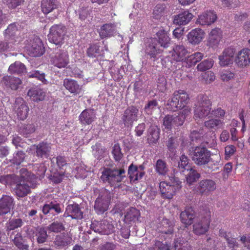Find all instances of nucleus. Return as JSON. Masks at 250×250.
<instances>
[{
	"instance_id": "nucleus-25",
	"label": "nucleus",
	"mask_w": 250,
	"mask_h": 250,
	"mask_svg": "<svg viewBox=\"0 0 250 250\" xmlns=\"http://www.w3.org/2000/svg\"><path fill=\"white\" fill-rule=\"evenodd\" d=\"M215 182L210 179L201 180L199 183L198 189L202 194L207 195L216 189Z\"/></svg>"
},
{
	"instance_id": "nucleus-3",
	"label": "nucleus",
	"mask_w": 250,
	"mask_h": 250,
	"mask_svg": "<svg viewBox=\"0 0 250 250\" xmlns=\"http://www.w3.org/2000/svg\"><path fill=\"white\" fill-rule=\"evenodd\" d=\"M194 106L195 120L204 119L210 113L212 103L207 95L200 94L197 97Z\"/></svg>"
},
{
	"instance_id": "nucleus-30",
	"label": "nucleus",
	"mask_w": 250,
	"mask_h": 250,
	"mask_svg": "<svg viewBox=\"0 0 250 250\" xmlns=\"http://www.w3.org/2000/svg\"><path fill=\"white\" fill-rule=\"evenodd\" d=\"M27 95L29 96L33 101L39 102L43 101L44 99L45 93L42 89L35 87L30 89L27 92Z\"/></svg>"
},
{
	"instance_id": "nucleus-5",
	"label": "nucleus",
	"mask_w": 250,
	"mask_h": 250,
	"mask_svg": "<svg viewBox=\"0 0 250 250\" xmlns=\"http://www.w3.org/2000/svg\"><path fill=\"white\" fill-rule=\"evenodd\" d=\"M170 182L162 181L160 183L159 188L162 198L165 199H172L177 191L182 188V182L175 177L170 178Z\"/></svg>"
},
{
	"instance_id": "nucleus-31",
	"label": "nucleus",
	"mask_w": 250,
	"mask_h": 250,
	"mask_svg": "<svg viewBox=\"0 0 250 250\" xmlns=\"http://www.w3.org/2000/svg\"><path fill=\"white\" fill-rule=\"evenodd\" d=\"M158 42L162 47L167 48L170 44V39L167 32L163 28L160 29L156 33Z\"/></svg>"
},
{
	"instance_id": "nucleus-43",
	"label": "nucleus",
	"mask_w": 250,
	"mask_h": 250,
	"mask_svg": "<svg viewBox=\"0 0 250 250\" xmlns=\"http://www.w3.org/2000/svg\"><path fill=\"white\" fill-rule=\"evenodd\" d=\"M34 233L37 237V240L38 243L41 244L46 241L48 235L46 230L44 228L40 227L37 228L34 231Z\"/></svg>"
},
{
	"instance_id": "nucleus-48",
	"label": "nucleus",
	"mask_w": 250,
	"mask_h": 250,
	"mask_svg": "<svg viewBox=\"0 0 250 250\" xmlns=\"http://www.w3.org/2000/svg\"><path fill=\"white\" fill-rule=\"evenodd\" d=\"M34 169L36 171V174H35L36 178H41L44 177L47 170V167L44 164H36L34 166Z\"/></svg>"
},
{
	"instance_id": "nucleus-4",
	"label": "nucleus",
	"mask_w": 250,
	"mask_h": 250,
	"mask_svg": "<svg viewBox=\"0 0 250 250\" xmlns=\"http://www.w3.org/2000/svg\"><path fill=\"white\" fill-rule=\"evenodd\" d=\"M189 100V95L185 90L179 89L172 94L171 98L167 101V105L169 109L176 111L184 108Z\"/></svg>"
},
{
	"instance_id": "nucleus-50",
	"label": "nucleus",
	"mask_w": 250,
	"mask_h": 250,
	"mask_svg": "<svg viewBox=\"0 0 250 250\" xmlns=\"http://www.w3.org/2000/svg\"><path fill=\"white\" fill-rule=\"evenodd\" d=\"M213 64V61L211 60H205L197 66V69L200 71H205L211 68Z\"/></svg>"
},
{
	"instance_id": "nucleus-40",
	"label": "nucleus",
	"mask_w": 250,
	"mask_h": 250,
	"mask_svg": "<svg viewBox=\"0 0 250 250\" xmlns=\"http://www.w3.org/2000/svg\"><path fill=\"white\" fill-rule=\"evenodd\" d=\"M224 124V122L219 119H211L204 122V125L209 129L216 130L220 128Z\"/></svg>"
},
{
	"instance_id": "nucleus-33",
	"label": "nucleus",
	"mask_w": 250,
	"mask_h": 250,
	"mask_svg": "<svg viewBox=\"0 0 250 250\" xmlns=\"http://www.w3.org/2000/svg\"><path fill=\"white\" fill-rule=\"evenodd\" d=\"M160 130L157 126H151L148 130L147 141L150 144H156L160 138Z\"/></svg>"
},
{
	"instance_id": "nucleus-61",
	"label": "nucleus",
	"mask_w": 250,
	"mask_h": 250,
	"mask_svg": "<svg viewBox=\"0 0 250 250\" xmlns=\"http://www.w3.org/2000/svg\"><path fill=\"white\" fill-rule=\"evenodd\" d=\"M48 229L51 231L59 232L64 230V227L62 223L56 221L49 225Z\"/></svg>"
},
{
	"instance_id": "nucleus-32",
	"label": "nucleus",
	"mask_w": 250,
	"mask_h": 250,
	"mask_svg": "<svg viewBox=\"0 0 250 250\" xmlns=\"http://www.w3.org/2000/svg\"><path fill=\"white\" fill-rule=\"evenodd\" d=\"M58 7L57 0H42V11L44 14H47Z\"/></svg>"
},
{
	"instance_id": "nucleus-54",
	"label": "nucleus",
	"mask_w": 250,
	"mask_h": 250,
	"mask_svg": "<svg viewBox=\"0 0 250 250\" xmlns=\"http://www.w3.org/2000/svg\"><path fill=\"white\" fill-rule=\"evenodd\" d=\"M146 53L150 56L151 58H155L157 54L161 53L160 50L157 49L156 45L153 43L149 44L146 47Z\"/></svg>"
},
{
	"instance_id": "nucleus-62",
	"label": "nucleus",
	"mask_w": 250,
	"mask_h": 250,
	"mask_svg": "<svg viewBox=\"0 0 250 250\" xmlns=\"http://www.w3.org/2000/svg\"><path fill=\"white\" fill-rule=\"evenodd\" d=\"M25 154L22 151H18L14 156L13 163L20 165L25 159Z\"/></svg>"
},
{
	"instance_id": "nucleus-58",
	"label": "nucleus",
	"mask_w": 250,
	"mask_h": 250,
	"mask_svg": "<svg viewBox=\"0 0 250 250\" xmlns=\"http://www.w3.org/2000/svg\"><path fill=\"white\" fill-rule=\"evenodd\" d=\"M58 205V204H44L42 208V212L45 214L51 210H55L56 212L60 213L61 209Z\"/></svg>"
},
{
	"instance_id": "nucleus-20",
	"label": "nucleus",
	"mask_w": 250,
	"mask_h": 250,
	"mask_svg": "<svg viewBox=\"0 0 250 250\" xmlns=\"http://www.w3.org/2000/svg\"><path fill=\"white\" fill-rule=\"evenodd\" d=\"M94 193L98 195L95 203H110L113 194L105 188H95Z\"/></svg>"
},
{
	"instance_id": "nucleus-41",
	"label": "nucleus",
	"mask_w": 250,
	"mask_h": 250,
	"mask_svg": "<svg viewBox=\"0 0 250 250\" xmlns=\"http://www.w3.org/2000/svg\"><path fill=\"white\" fill-rule=\"evenodd\" d=\"M166 6L165 4H158L154 8L152 17L154 19L160 20L166 13Z\"/></svg>"
},
{
	"instance_id": "nucleus-55",
	"label": "nucleus",
	"mask_w": 250,
	"mask_h": 250,
	"mask_svg": "<svg viewBox=\"0 0 250 250\" xmlns=\"http://www.w3.org/2000/svg\"><path fill=\"white\" fill-rule=\"evenodd\" d=\"M220 78L224 82L229 81L234 77V73L229 69L223 70L220 72Z\"/></svg>"
},
{
	"instance_id": "nucleus-45",
	"label": "nucleus",
	"mask_w": 250,
	"mask_h": 250,
	"mask_svg": "<svg viewBox=\"0 0 250 250\" xmlns=\"http://www.w3.org/2000/svg\"><path fill=\"white\" fill-rule=\"evenodd\" d=\"M178 167L182 172H184L185 170L188 171L192 169L189 164V159L187 156L185 155H182L181 156L180 161L178 162Z\"/></svg>"
},
{
	"instance_id": "nucleus-39",
	"label": "nucleus",
	"mask_w": 250,
	"mask_h": 250,
	"mask_svg": "<svg viewBox=\"0 0 250 250\" xmlns=\"http://www.w3.org/2000/svg\"><path fill=\"white\" fill-rule=\"evenodd\" d=\"M155 171L160 175L165 176L169 171L167 163L162 160L158 159L155 166Z\"/></svg>"
},
{
	"instance_id": "nucleus-26",
	"label": "nucleus",
	"mask_w": 250,
	"mask_h": 250,
	"mask_svg": "<svg viewBox=\"0 0 250 250\" xmlns=\"http://www.w3.org/2000/svg\"><path fill=\"white\" fill-rule=\"evenodd\" d=\"M63 85L69 92L74 95L79 94L82 90V87L78 82L71 79H64Z\"/></svg>"
},
{
	"instance_id": "nucleus-34",
	"label": "nucleus",
	"mask_w": 250,
	"mask_h": 250,
	"mask_svg": "<svg viewBox=\"0 0 250 250\" xmlns=\"http://www.w3.org/2000/svg\"><path fill=\"white\" fill-rule=\"evenodd\" d=\"M36 129V126L33 123L23 124L19 127L18 132L22 136L28 137L33 133Z\"/></svg>"
},
{
	"instance_id": "nucleus-29",
	"label": "nucleus",
	"mask_w": 250,
	"mask_h": 250,
	"mask_svg": "<svg viewBox=\"0 0 250 250\" xmlns=\"http://www.w3.org/2000/svg\"><path fill=\"white\" fill-rule=\"evenodd\" d=\"M18 31L17 27L14 23L9 25L4 31V37L5 39L8 41V44H14L16 42L17 32Z\"/></svg>"
},
{
	"instance_id": "nucleus-1",
	"label": "nucleus",
	"mask_w": 250,
	"mask_h": 250,
	"mask_svg": "<svg viewBox=\"0 0 250 250\" xmlns=\"http://www.w3.org/2000/svg\"><path fill=\"white\" fill-rule=\"evenodd\" d=\"M125 177V171L123 168L104 167L100 179L104 183L114 187L122 182Z\"/></svg>"
},
{
	"instance_id": "nucleus-18",
	"label": "nucleus",
	"mask_w": 250,
	"mask_h": 250,
	"mask_svg": "<svg viewBox=\"0 0 250 250\" xmlns=\"http://www.w3.org/2000/svg\"><path fill=\"white\" fill-rule=\"evenodd\" d=\"M188 53L187 49L183 44H175L171 51V57L176 62L184 63Z\"/></svg>"
},
{
	"instance_id": "nucleus-49",
	"label": "nucleus",
	"mask_w": 250,
	"mask_h": 250,
	"mask_svg": "<svg viewBox=\"0 0 250 250\" xmlns=\"http://www.w3.org/2000/svg\"><path fill=\"white\" fill-rule=\"evenodd\" d=\"M112 154L116 162H120L122 159L123 154L121 152V149L118 143L115 144L113 146Z\"/></svg>"
},
{
	"instance_id": "nucleus-28",
	"label": "nucleus",
	"mask_w": 250,
	"mask_h": 250,
	"mask_svg": "<svg viewBox=\"0 0 250 250\" xmlns=\"http://www.w3.org/2000/svg\"><path fill=\"white\" fill-rule=\"evenodd\" d=\"M2 83L6 87L10 88L12 90H17L21 84V81L18 78L6 76L3 77Z\"/></svg>"
},
{
	"instance_id": "nucleus-7",
	"label": "nucleus",
	"mask_w": 250,
	"mask_h": 250,
	"mask_svg": "<svg viewBox=\"0 0 250 250\" xmlns=\"http://www.w3.org/2000/svg\"><path fill=\"white\" fill-rule=\"evenodd\" d=\"M66 34V28L63 25L54 24L52 26L48 35V40L56 45L63 43L64 37Z\"/></svg>"
},
{
	"instance_id": "nucleus-12",
	"label": "nucleus",
	"mask_w": 250,
	"mask_h": 250,
	"mask_svg": "<svg viewBox=\"0 0 250 250\" xmlns=\"http://www.w3.org/2000/svg\"><path fill=\"white\" fill-rule=\"evenodd\" d=\"M138 108L131 105L128 107L122 116V120L125 125L132 126L134 122L138 120Z\"/></svg>"
},
{
	"instance_id": "nucleus-35",
	"label": "nucleus",
	"mask_w": 250,
	"mask_h": 250,
	"mask_svg": "<svg viewBox=\"0 0 250 250\" xmlns=\"http://www.w3.org/2000/svg\"><path fill=\"white\" fill-rule=\"evenodd\" d=\"M66 211L69 216L75 219L83 218V212L81 211L78 204H69L66 208Z\"/></svg>"
},
{
	"instance_id": "nucleus-14",
	"label": "nucleus",
	"mask_w": 250,
	"mask_h": 250,
	"mask_svg": "<svg viewBox=\"0 0 250 250\" xmlns=\"http://www.w3.org/2000/svg\"><path fill=\"white\" fill-rule=\"evenodd\" d=\"M223 37L222 31L219 28L212 29L208 34L207 44L210 47L216 48L218 47Z\"/></svg>"
},
{
	"instance_id": "nucleus-44",
	"label": "nucleus",
	"mask_w": 250,
	"mask_h": 250,
	"mask_svg": "<svg viewBox=\"0 0 250 250\" xmlns=\"http://www.w3.org/2000/svg\"><path fill=\"white\" fill-rule=\"evenodd\" d=\"M25 70V66L20 62H15L11 64L8 68V71L12 74H20L23 73Z\"/></svg>"
},
{
	"instance_id": "nucleus-16",
	"label": "nucleus",
	"mask_w": 250,
	"mask_h": 250,
	"mask_svg": "<svg viewBox=\"0 0 250 250\" xmlns=\"http://www.w3.org/2000/svg\"><path fill=\"white\" fill-rule=\"evenodd\" d=\"M96 119V113L93 108H86L79 116L80 123L83 125H91Z\"/></svg>"
},
{
	"instance_id": "nucleus-8",
	"label": "nucleus",
	"mask_w": 250,
	"mask_h": 250,
	"mask_svg": "<svg viewBox=\"0 0 250 250\" xmlns=\"http://www.w3.org/2000/svg\"><path fill=\"white\" fill-rule=\"evenodd\" d=\"M234 62L239 68H244L250 65V49L245 47L235 54Z\"/></svg>"
},
{
	"instance_id": "nucleus-6",
	"label": "nucleus",
	"mask_w": 250,
	"mask_h": 250,
	"mask_svg": "<svg viewBox=\"0 0 250 250\" xmlns=\"http://www.w3.org/2000/svg\"><path fill=\"white\" fill-rule=\"evenodd\" d=\"M211 221V212L206 208L201 212L200 216L196 219L193 225V232L197 235L205 234L208 230Z\"/></svg>"
},
{
	"instance_id": "nucleus-2",
	"label": "nucleus",
	"mask_w": 250,
	"mask_h": 250,
	"mask_svg": "<svg viewBox=\"0 0 250 250\" xmlns=\"http://www.w3.org/2000/svg\"><path fill=\"white\" fill-rule=\"evenodd\" d=\"M192 160L198 166H203L209 164V167L214 170V167L218 165V162L212 161L211 154L206 147L201 146H196L191 154Z\"/></svg>"
},
{
	"instance_id": "nucleus-51",
	"label": "nucleus",
	"mask_w": 250,
	"mask_h": 250,
	"mask_svg": "<svg viewBox=\"0 0 250 250\" xmlns=\"http://www.w3.org/2000/svg\"><path fill=\"white\" fill-rule=\"evenodd\" d=\"M29 78H36L44 83H46L47 81L45 78V75L44 73H41L40 71L35 70L29 72L27 74Z\"/></svg>"
},
{
	"instance_id": "nucleus-52",
	"label": "nucleus",
	"mask_w": 250,
	"mask_h": 250,
	"mask_svg": "<svg viewBox=\"0 0 250 250\" xmlns=\"http://www.w3.org/2000/svg\"><path fill=\"white\" fill-rule=\"evenodd\" d=\"M189 172L187 175V182L189 185H191L193 183L196 182L200 177V174L196 170L192 168L189 170Z\"/></svg>"
},
{
	"instance_id": "nucleus-17",
	"label": "nucleus",
	"mask_w": 250,
	"mask_h": 250,
	"mask_svg": "<svg viewBox=\"0 0 250 250\" xmlns=\"http://www.w3.org/2000/svg\"><path fill=\"white\" fill-rule=\"evenodd\" d=\"M205 36L204 31L200 28H196L191 30L188 34V42L192 45L199 44Z\"/></svg>"
},
{
	"instance_id": "nucleus-57",
	"label": "nucleus",
	"mask_w": 250,
	"mask_h": 250,
	"mask_svg": "<svg viewBox=\"0 0 250 250\" xmlns=\"http://www.w3.org/2000/svg\"><path fill=\"white\" fill-rule=\"evenodd\" d=\"M220 234L226 239L229 247L233 248L235 247L236 240L234 238L231 237V235L229 233H227L224 230H221L220 231Z\"/></svg>"
},
{
	"instance_id": "nucleus-59",
	"label": "nucleus",
	"mask_w": 250,
	"mask_h": 250,
	"mask_svg": "<svg viewBox=\"0 0 250 250\" xmlns=\"http://www.w3.org/2000/svg\"><path fill=\"white\" fill-rule=\"evenodd\" d=\"M24 1V0H3V3L10 9H15L21 5Z\"/></svg>"
},
{
	"instance_id": "nucleus-11",
	"label": "nucleus",
	"mask_w": 250,
	"mask_h": 250,
	"mask_svg": "<svg viewBox=\"0 0 250 250\" xmlns=\"http://www.w3.org/2000/svg\"><path fill=\"white\" fill-rule=\"evenodd\" d=\"M90 228L95 232L103 235H108L114 230L113 226L107 221H97L92 222Z\"/></svg>"
},
{
	"instance_id": "nucleus-19",
	"label": "nucleus",
	"mask_w": 250,
	"mask_h": 250,
	"mask_svg": "<svg viewBox=\"0 0 250 250\" xmlns=\"http://www.w3.org/2000/svg\"><path fill=\"white\" fill-rule=\"evenodd\" d=\"M33 146L36 148V155L38 158H47L49 156L51 149L50 143L42 141Z\"/></svg>"
},
{
	"instance_id": "nucleus-22",
	"label": "nucleus",
	"mask_w": 250,
	"mask_h": 250,
	"mask_svg": "<svg viewBox=\"0 0 250 250\" xmlns=\"http://www.w3.org/2000/svg\"><path fill=\"white\" fill-rule=\"evenodd\" d=\"M195 218V212L191 207H187L180 214L181 221L186 227L193 224Z\"/></svg>"
},
{
	"instance_id": "nucleus-15",
	"label": "nucleus",
	"mask_w": 250,
	"mask_h": 250,
	"mask_svg": "<svg viewBox=\"0 0 250 250\" xmlns=\"http://www.w3.org/2000/svg\"><path fill=\"white\" fill-rule=\"evenodd\" d=\"M217 15L214 11L207 10L198 16L196 23L201 25H209L217 20Z\"/></svg>"
},
{
	"instance_id": "nucleus-56",
	"label": "nucleus",
	"mask_w": 250,
	"mask_h": 250,
	"mask_svg": "<svg viewBox=\"0 0 250 250\" xmlns=\"http://www.w3.org/2000/svg\"><path fill=\"white\" fill-rule=\"evenodd\" d=\"M55 159L57 165L59 169L61 171H65L64 167H66L67 163L64 157L62 156H58L57 157L53 158V159Z\"/></svg>"
},
{
	"instance_id": "nucleus-9",
	"label": "nucleus",
	"mask_w": 250,
	"mask_h": 250,
	"mask_svg": "<svg viewBox=\"0 0 250 250\" xmlns=\"http://www.w3.org/2000/svg\"><path fill=\"white\" fill-rule=\"evenodd\" d=\"M50 62L52 64L58 68L65 67L69 62L68 53L63 50H59L51 56Z\"/></svg>"
},
{
	"instance_id": "nucleus-23",
	"label": "nucleus",
	"mask_w": 250,
	"mask_h": 250,
	"mask_svg": "<svg viewBox=\"0 0 250 250\" xmlns=\"http://www.w3.org/2000/svg\"><path fill=\"white\" fill-rule=\"evenodd\" d=\"M116 26L114 23H106L102 25L98 30L102 39L110 38L116 33Z\"/></svg>"
},
{
	"instance_id": "nucleus-46",
	"label": "nucleus",
	"mask_w": 250,
	"mask_h": 250,
	"mask_svg": "<svg viewBox=\"0 0 250 250\" xmlns=\"http://www.w3.org/2000/svg\"><path fill=\"white\" fill-rule=\"evenodd\" d=\"M100 53V46L97 44H90L86 51V54L90 58L96 57Z\"/></svg>"
},
{
	"instance_id": "nucleus-10",
	"label": "nucleus",
	"mask_w": 250,
	"mask_h": 250,
	"mask_svg": "<svg viewBox=\"0 0 250 250\" xmlns=\"http://www.w3.org/2000/svg\"><path fill=\"white\" fill-rule=\"evenodd\" d=\"M236 53V49L231 46L225 48L221 55L218 56L219 63L221 66H228L233 64Z\"/></svg>"
},
{
	"instance_id": "nucleus-53",
	"label": "nucleus",
	"mask_w": 250,
	"mask_h": 250,
	"mask_svg": "<svg viewBox=\"0 0 250 250\" xmlns=\"http://www.w3.org/2000/svg\"><path fill=\"white\" fill-rule=\"evenodd\" d=\"M23 225V222L21 219H15L10 220L7 224L8 230H14L21 227Z\"/></svg>"
},
{
	"instance_id": "nucleus-38",
	"label": "nucleus",
	"mask_w": 250,
	"mask_h": 250,
	"mask_svg": "<svg viewBox=\"0 0 250 250\" xmlns=\"http://www.w3.org/2000/svg\"><path fill=\"white\" fill-rule=\"evenodd\" d=\"M17 196L23 197L26 196L30 192V188L27 184H17L14 188Z\"/></svg>"
},
{
	"instance_id": "nucleus-37",
	"label": "nucleus",
	"mask_w": 250,
	"mask_h": 250,
	"mask_svg": "<svg viewBox=\"0 0 250 250\" xmlns=\"http://www.w3.org/2000/svg\"><path fill=\"white\" fill-rule=\"evenodd\" d=\"M72 238L68 234L62 233L56 237L54 243L57 246L64 247L70 244Z\"/></svg>"
},
{
	"instance_id": "nucleus-21",
	"label": "nucleus",
	"mask_w": 250,
	"mask_h": 250,
	"mask_svg": "<svg viewBox=\"0 0 250 250\" xmlns=\"http://www.w3.org/2000/svg\"><path fill=\"white\" fill-rule=\"evenodd\" d=\"M26 50L28 54L33 57L41 56L44 52L42 42L40 39H36V41L27 47Z\"/></svg>"
},
{
	"instance_id": "nucleus-47",
	"label": "nucleus",
	"mask_w": 250,
	"mask_h": 250,
	"mask_svg": "<svg viewBox=\"0 0 250 250\" xmlns=\"http://www.w3.org/2000/svg\"><path fill=\"white\" fill-rule=\"evenodd\" d=\"M140 215V212L138 209L131 208L127 211L125 215V218L127 220L133 221L138 220Z\"/></svg>"
},
{
	"instance_id": "nucleus-63",
	"label": "nucleus",
	"mask_w": 250,
	"mask_h": 250,
	"mask_svg": "<svg viewBox=\"0 0 250 250\" xmlns=\"http://www.w3.org/2000/svg\"><path fill=\"white\" fill-rule=\"evenodd\" d=\"M236 151V147L232 145L227 146L225 147V159L228 160L232 156Z\"/></svg>"
},
{
	"instance_id": "nucleus-27",
	"label": "nucleus",
	"mask_w": 250,
	"mask_h": 250,
	"mask_svg": "<svg viewBox=\"0 0 250 250\" xmlns=\"http://www.w3.org/2000/svg\"><path fill=\"white\" fill-rule=\"evenodd\" d=\"M204 57V54L201 52H196L188 56L184 61V64L187 68L195 66L197 63L200 62Z\"/></svg>"
},
{
	"instance_id": "nucleus-64",
	"label": "nucleus",
	"mask_w": 250,
	"mask_h": 250,
	"mask_svg": "<svg viewBox=\"0 0 250 250\" xmlns=\"http://www.w3.org/2000/svg\"><path fill=\"white\" fill-rule=\"evenodd\" d=\"M202 79L206 83H210L215 79V76L213 72L207 71L202 75Z\"/></svg>"
},
{
	"instance_id": "nucleus-60",
	"label": "nucleus",
	"mask_w": 250,
	"mask_h": 250,
	"mask_svg": "<svg viewBox=\"0 0 250 250\" xmlns=\"http://www.w3.org/2000/svg\"><path fill=\"white\" fill-rule=\"evenodd\" d=\"M173 115H167L164 118L163 125L165 129L170 130L174 125L173 122Z\"/></svg>"
},
{
	"instance_id": "nucleus-36",
	"label": "nucleus",
	"mask_w": 250,
	"mask_h": 250,
	"mask_svg": "<svg viewBox=\"0 0 250 250\" xmlns=\"http://www.w3.org/2000/svg\"><path fill=\"white\" fill-rule=\"evenodd\" d=\"M21 104L18 107L16 112L18 118L21 120L26 119L28 115L29 107L22 99H21Z\"/></svg>"
},
{
	"instance_id": "nucleus-24",
	"label": "nucleus",
	"mask_w": 250,
	"mask_h": 250,
	"mask_svg": "<svg viewBox=\"0 0 250 250\" xmlns=\"http://www.w3.org/2000/svg\"><path fill=\"white\" fill-rule=\"evenodd\" d=\"M193 17V14L188 10H184L179 14L174 15L173 22L176 25H185L188 24Z\"/></svg>"
},
{
	"instance_id": "nucleus-13",
	"label": "nucleus",
	"mask_w": 250,
	"mask_h": 250,
	"mask_svg": "<svg viewBox=\"0 0 250 250\" xmlns=\"http://www.w3.org/2000/svg\"><path fill=\"white\" fill-rule=\"evenodd\" d=\"M144 167L140 165L139 167L132 163L128 168L127 174L131 183H135L141 180L144 176Z\"/></svg>"
},
{
	"instance_id": "nucleus-42",
	"label": "nucleus",
	"mask_w": 250,
	"mask_h": 250,
	"mask_svg": "<svg viewBox=\"0 0 250 250\" xmlns=\"http://www.w3.org/2000/svg\"><path fill=\"white\" fill-rule=\"evenodd\" d=\"M15 245L21 250H27L29 247L28 245L24 243L22 236L21 233H17L12 239Z\"/></svg>"
}]
</instances>
